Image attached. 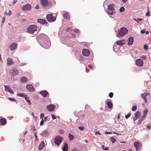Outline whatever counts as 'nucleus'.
Returning <instances> with one entry per match:
<instances>
[{
    "label": "nucleus",
    "mask_w": 151,
    "mask_h": 151,
    "mask_svg": "<svg viewBox=\"0 0 151 151\" xmlns=\"http://www.w3.org/2000/svg\"><path fill=\"white\" fill-rule=\"evenodd\" d=\"M38 37L40 40L39 41L41 42V46L45 48H48L50 43L48 36L45 34H42L38 36Z\"/></svg>",
    "instance_id": "f257e3e1"
},
{
    "label": "nucleus",
    "mask_w": 151,
    "mask_h": 151,
    "mask_svg": "<svg viewBox=\"0 0 151 151\" xmlns=\"http://www.w3.org/2000/svg\"><path fill=\"white\" fill-rule=\"evenodd\" d=\"M128 32V30L127 28L125 27H122L119 30L116 34V36L118 37L123 36L127 33Z\"/></svg>",
    "instance_id": "f03ea898"
},
{
    "label": "nucleus",
    "mask_w": 151,
    "mask_h": 151,
    "mask_svg": "<svg viewBox=\"0 0 151 151\" xmlns=\"http://www.w3.org/2000/svg\"><path fill=\"white\" fill-rule=\"evenodd\" d=\"M108 10L107 12L108 14L109 15H112L114 14L115 12L114 9V4H110L109 5H107Z\"/></svg>",
    "instance_id": "7ed1b4c3"
},
{
    "label": "nucleus",
    "mask_w": 151,
    "mask_h": 151,
    "mask_svg": "<svg viewBox=\"0 0 151 151\" xmlns=\"http://www.w3.org/2000/svg\"><path fill=\"white\" fill-rule=\"evenodd\" d=\"M37 30V27L35 25H31L27 28L25 31L27 32L32 34L36 31Z\"/></svg>",
    "instance_id": "20e7f679"
},
{
    "label": "nucleus",
    "mask_w": 151,
    "mask_h": 151,
    "mask_svg": "<svg viewBox=\"0 0 151 151\" xmlns=\"http://www.w3.org/2000/svg\"><path fill=\"white\" fill-rule=\"evenodd\" d=\"M63 140V138L60 136H58L56 137L55 139V144L57 145L58 146L60 145V144L61 143Z\"/></svg>",
    "instance_id": "39448f33"
},
{
    "label": "nucleus",
    "mask_w": 151,
    "mask_h": 151,
    "mask_svg": "<svg viewBox=\"0 0 151 151\" xmlns=\"http://www.w3.org/2000/svg\"><path fill=\"white\" fill-rule=\"evenodd\" d=\"M46 18L49 22H53L55 21L56 17L52 16V14H48Z\"/></svg>",
    "instance_id": "423d86ee"
},
{
    "label": "nucleus",
    "mask_w": 151,
    "mask_h": 151,
    "mask_svg": "<svg viewBox=\"0 0 151 151\" xmlns=\"http://www.w3.org/2000/svg\"><path fill=\"white\" fill-rule=\"evenodd\" d=\"M22 9L24 11H29L31 9V6L30 4H27L23 6Z\"/></svg>",
    "instance_id": "0eeeda50"
},
{
    "label": "nucleus",
    "mask_w": 151,
    "mask_h": 151,
    "mask_svg": "<svg viewBox=\"0 0 151 151\" xmlns=\"http://www.w3.org/2000/svg\"><path fill=\"white\" fill-rule=\"evenodd\" d=\"M40 135L44 137H48L50 135L49 132L47 130H45L42 133H40Z\"/></svg>",
    "instance_id": "6e6552de"
},
{
    "label": "nucleus",
    "mask_w": 151,
    "mask_h": 151,
    "mask_svg": "<svg viewBox=\"0 0 151 151\" xmlns=\"http://www.w3.org/2000/svg\"><path fill=\"white\" fill-rule=\"evenodd\" d=\"M135 63L137 66L139 67L142 66L143 64L142 60L140 59H137L135 62Z\"/></svg>",
    "instance_id": "1a4fd4ad"
},
{
    "label": "nucleus",
    "mask_w": 151,
    "mask_h": 151,
    "mask_svg": "<svg viewBox=\"0 0 151 151\" xmlns=\"http://www.w3.org/2000/svg\"><path fill=\"white\" fill-rule=\"evenodd\" d=\"M82 53L84 56H88L89 55L90 52L89 50L86 49H84L83 50Z\"/></svg>",
    "instance_id": "9d476101"
},
{
    "label": "nucleus",
    "mask_w": 151,
    "mask_h": 151,
    "mask_svg": "<svg viewBox=\"0 0 151 151\" xmlns=\"http://www.w3.org/2000/svg\"><path fill=\"white\" fill-rule=\"evenodd\" d=\"M10 71L11 73L14 75H18L19 73L18 70L16 68H11Z\"/></svg>",
    "instance_id": "9b49d317"
},
{
    "label": "nucleus",
    "mask_w": 151,
    "mask_h": 151,
    "mask_svg": "<svg viewBox=\"0 0 151 151\" xmlns=\"http://www.w3.org/2000/svg\"><path fill=\"white\" fill-rule=\"evenodd\" d=\"M47 109L50 111H54L55 108V106L53 104H51L50 105L47 106Z\"/></svg>",
    "instance_id": "f8f14e48"
},
{
    "label": "nucleus",
    "mask_w": 151,
    "mask_h": 151,
    "mask_svg": "<svg viewBox=\"0 0 151 151\" xmlns=\"http://www.w3.org/2000/svg\"><path fill=\"white\" fill-rule=\"evenodd\" d=\"M7 65L9 66L12 65L14 64L13 60L12 58H9L7 60Z\"/></svg>",
    "instance_id": "ddd939ff"
},
{
    "label": "nucleus",
    "mask_w": 151,
    "mask_h": 151,
    "mask_svg": "<svg viewBox=\"0 0 151 151\" xmlns=\"http://www.w3.org/2000/svg\"><path fill=\"white\" fill-rule=\"evenodd\" d=\"M5 90L7 91L8 92L10 93L11 94H13L14 93V92L12 90V89L10 88L9 86H4Z\"/></svg>",
    "instance_id": "4468645a"
},
{
    "label": "nucleus",
    "mask_w": 151,
    "mask_h": 151,
    "mask_svg": "<svg viewBox=\"0 0 151 151\" xmlns=\"http://www.w3.org/2000/svg\"><path fill=\"white\" fill-rule=\"evenodd\" d=\"M26 88L27 90L31 92L35 90L34 88L32 86L31 84L27 85Z\"/></svg>",
    "instance_id": "2eb2a0df"
},
{
    "label": "nucleus",
    "mask_w": 151,
    "mask_h": 151,
    "mask_svg": "<svg viewBox=\"0 0 151 151\" xmlns=\"http://www.w3.org/2000/svg\"><path fill=\"white\" fill-rule=\"evenodd\" d=\"M17 44L16 43H12L9 47V48L12 50H15L17 47Z\"/></svg>",
    "instance_id": "dca6fc26"
},
{
    "label": "nucleus",
    "mask_w": 151,
    "mask_h": 151,
    "mask_svg": "<svg viewBox=\"0 0 151 151\" xmlns=\"http://www.w3.org/2000/svg\"><path fill=\"white\" fill-rule=\"evenodd\" d=\"M37 22L42 24H47L48 23L47 22L46 20L40 19H38Z\"/></svg>",
    "instance_id": "f3484780"
},
{
    "label": "nucleus",
    "mask_w": 151,
    "mask_h": 151,
    "mask_svg": "<svg viewBox=\"0 0 151 151\" xmlns=\"http://www.w3.org/2000/svg\"><path fill=\"white\" fill-rule=\"evenodd\" d=\"M48 93V92L46 90L41 91L40 93V94L44 97H46Z\"/></svg>",
    "instance_id": "a211bd4d"
},
{
    "label": "nucleus",
    "mask_w": 151,
    "mask_h": 151,
    "mask_svg": "<svg viewBox=\"0 0 151 151\" xmlns=\"http://www.w3.org/2000/svg\"><path fill=\"white\" fill-rule=\"evenodd\" d=\"M116 44L119 45H122L125 44V42L124 40H122L119 41H116Z\"/></svg>",
    "instance_id": "6ab92c4d"
},
{
    "label": "nucleus",
    "mask_w": 151,
    "mask_h": 151,
    "mask_svg": "<svg viewBox=\"0 0 151 151\" xmlns=\"http://www.w3.org/2000/svg\"><path fill=\"white\" fill-rule=\"evenodd\" d=\"M41 3L42 5L43 6H46L48 4L47 0H41Z\"/></svg>",
    "instance_id": "aec40b11"
},
{
    "label": "nucleus",
    "mask_w": 151,
    "mask_h": 151,
    "mask_svg": "<svg viewBox=\"0 0 151 151\" xmlns=\"http://www.w3.org/2000/svg\"><path fill=\"white\" fill-rule=\"evenodd\" d=\"M45 146V143L44 141H42L41 142L40 144L39 147H38V149L39 150H42L44 147Z\"/></svg>",
    "instance_id": "412c9836"
},
{
    "label": "nucleus",
    "mask_w": 151,
    "mask_h": 151,
    "mask_svg": "<svg viewBox=\"0 0 151 151\" xmlns=\"http://www.w3.org/2000/svg\"><path fill=\"white\" fill-rule=\"evenodd\" d=\"M20 81L23 83H25L28 81V79L25 76H23L21 78Z\"/></svg>",
    "instance_id": "4be33fe9"
},
{
    "label": "nucleus",
    "mask_w": 151,
    "mask_h": 151,
    "mask_svg": "<svg viewBox=\"0 0 151 151\" xmlns=\"http://www.w3.org/2000/svg\"><path fill=\"white\" fill-rule=\"evenodd\" d=\"M134 40L133 38L132 37H129L128 39V44L129 45H132Z\"/></svg>",
    "instance_id": "5701e85b"
},
{
    "label": "nucleus",
    "mask_w": 151,
    "mask_h": 151,
    "mask_svg": "<svg viewBox=\"0 0 151 151\" xmlns=\"http://www.w3.org/2000/svg\"><path fill=\"white\" fill-rule=\"evenodd\" d=\"M145 118V117L144 116H141L137 122V124L140 125L142 122L144 120Z\"/></svg>",
    "instance_id": "b1692460"
},
{
    "label": "nucleus",
    "mask_w": 151,
    "mask_h": 151,
    "mask_svg": "<svg viewBox=\"0 0 151 151\" xmlns=\"http://www.w3.org/2000/svg\"><path fill=\"white\" fill-rule=\"evenodd\" d=\"M140 145V144H139L137 142H135L134 143V145L135 147L136 148V151H137V150L139 149V146Z\"/></svg>",
    "instance_id": "393cba45"
},
{
    "label": "nucleus",
    "mask_w": 151,
    "mask_h": 151,
    "mask_svg": "<svg viewBox=\"0 0 151 151\" xmlns=\"http://www.w3.org/2000/svg\"><path fill=\"white\" fill-rule=\"evenodd\" d=\"M106 105L110 109L111 108L113 107L112 104L110 101H107L106 102Z\"/></svg>",
    "instance_id": "a878e982"
},
{
    "label": "nucleus",
    "mask_w": 151,
    "mask_h": 151,
    "mask_svg": "<svg viewBox=\"0 0 151 151\" xmlns=\"http://www.w3.org/2000/svg\"><path fill=\"white\" fill-rule=\"evenodd\" d=\"M63 151H67L68 149V145L67 143H65L64 145L62 148Z\"/></svg>",
    "instance_id": "bb28decb"
},
{
    "label": "nucleus",
    "mask_w": 151,
    "mask_h": 151,
    "mask_svg": "<svg viewBox=\"0 0 151 151\" xmlns=\"http://www.w3.org/2000/svg\"><path fill=\"white\" fill-rule=\"evenodd\" d=\"M0 122L2 125H4L6 124V120L5 119H1Z\"/></svg>",
    "instance_id": "cd10ccee"
},
{
    "label": "nucleus",
    "mask_w": 151,
    "mask_h": 151,
    "mask_svg": "<svg viewBox=\"0 0 151 151\" xmlns=\"http://www.w3.org/2000/svg\"><path fill=\"white\" fill-rule=\"evenodd\" d=\"M141 115V114L139 111H137L135 114V117L138 119Z\"/></svg>",
    "instance_id": "c85d7f7f"
},
{
    "label": "nucleus",
    "mask_w": 151,
    "mask_h": 151,
    "mask_svg": "<svg viewBox=\"0 0 151 151\" xmlns=\"http://www.w3.org/2000/svg\"><path fill=\"white\" fill-rule=\"evenodd\" d=\"M63 17L64 18L68 19H69V15L68 13L66 12L63 14Z\"/></svg>",
    "instance_id": "c756f323"
},
{
    "label": "nucleus",
    "mask_w": 151,
    "mask_h": 151,
    "mask_svg": "<svg viewBox=\"0 0 151 151\" xmlns=\"http://www.w3.org/2000/svg\"><path fill=\"white\" fill-rule=\"evenodd\" d=\"M68 137L70 141L73 140L74 138V136L72 134H69Z\"/></svg>",
    "instance_id": "7c9ffc66"
},
{
    "label": "nucleus",
    "mask_w": 151,
    "mask_h": 151,
    "mask_svg": "<svg viewBox=\"0 0 151 151\" xmlns=\"http://www.w3.org/2000/svg\"><path fill=\"white\" fill-rule=\"evenodd\" d=\"M17 95L18 96H20L21 97H24L25 96V95L24 93H17Z\"/></svg>",
    "instance_id": "2f4dec72"
},
{
    "label": "nucleus",
    "mask_w": 151,
    "mask_h": 151,
    "mask_svg": "<svg viewBox=\"0 0 151 151\" xmlns=\"http://www.w3.org/2000/svg\"><path fill=\"white\" fill-rule=\"evenodd\" d=\"M110 139L112 143H114L116 141V139L113 137H110Z\"/></svg>",
    "instance_id": "473e14b6"
},
{
    "label": "nucleus",
    "mask_w": 151,
    "mask_h": 151,
    "mask_svg": "<svg viewBox=\"0 0 151 151\" xmlns=\"http://www.w3.org/2000/svg\"><path fill=\"white\" fill-rule=\"evenodd\" d=\"M109 0H106L103 3V6L104 8L105 7V6L107 5V4Z\"/></svg>",
    "instance_id": "72a5a7b5"
},
{
    "label": "nucleus",
    "mask_w": 151,
    "mask_h": 151,
    "mask_svg": "<svg viewBox=\"0 0 151 151\" xmlns=\"http://www.w3.org/2000/svg\"><path fill=\"white\" fill-rule=\"evenodd\" d=\"M147 112H148L147 109H145V111H144L143 115V116L146 117V116L147 115Z\"/></svg>",
    "instance_id": "f704fd0d"
},
{
    "label": "nucleus",
    "mask_w": 151,
    "mask_h": 151,
    "mask_svg": "<svg viewBox=\"0 0 151 151\" xmlns=\"http://www.w3.org/2000/svg\"><path fill=\"white\" fill-rule=\"evenodd\" d=\"M8 99H9V100L11 101H12L13 102H17L16 100L15 99H14V98H10V97H9L8 98Z\"/></svg>",
    "instance_id": "c9c22d12"
},
{
    "label": "nucleus",
    "mask_w": 151,
    "mask_h": 151,
    "mask_svg": "<svg viewBox=\"0 0 151 151\" xmlns=\"http://www.w3.org/2000/svg\"><path fill=\"white\" fill-rule=\"evenodd\" d=\"M137 107L136 106H134L132 107V111H134L137 110Z\"/></svg>",
    "instance_id": "e433bc0d"
},
{
    "label": "nucleus",
    "mask_w": 151,
    "mask_h": 151,
    "mask_svg": "<svg viewBox=\"0 0 151 151\" xmlns=\"http://www.w3.org/2000/svg\"><path fill=\"white\" fill-rule=\"evenodd\" d=\"M140 58L144 60H145L147 58L146 56L144 55H141L140 56Z\"/></svg>",
    "instance_id": "4c0bfd02"
},
{
    "label": "nucleus",
    "mask_w": 151,
    "mask_h": 151,
    "mask_svg": "<svg viewBox=\"0 0 151 151\" xmlns=\"http://www.w3.org/2000/svg\"><path fill=\"white\" fill-rule=\"evenodd\" d=\"M125 10V9L124 7H122L120 8L119 9V11L120 12H123Z\"/></svg>",
    "instance_id": "58836bf2"
},
{
    "label": "nucleus",
    "mask_w": 151,
    "mask_h": 151,
    "mask_svg": "<svg viewBox=\"0 0 151 151\" xmlns=\"http://www.w3.org/2000/svg\"><path fill=\"white\" fill-rule=\"evenodd\" d=\"M131 113H128L127 115H126L125 116L126 119H127L129 118L131 116Z\"/></svg>",
    "instance_id": "ea45409f"
},
{
    "label": "nucleus",
    "mask_w": 151,
    "mask_h": 151,
    "mask_svg": "<svg viewBox=\"0 0 151 151\" xmlns=\"http://www.w3.org/2000/svg\"><path fill=\"white\" fill-rule=\"evenodd\" d=\"M79 129L81 131H83V130L84 129L85 127H84L83 126V127H78Z\"/></svg>",
    "instance_id": "a19ab883"
},
{
    "label": "nucleus",
    "mask_w": 151,
    "mask_h": 151,
    "mask_svg": "<svg viewBox=\"0 0 151 151\" xmlns=\"http://www.w3.org/2000/svg\"><path fill=\"white\" fill-rule=\"evenodd\" d=\"M102 147L104 150H107L109 149V148L108 147H104L103 145L102 146Z\"/></svg>",
    "instance_id": "79ce46f5"
},
{
    "label": "nucleus",
    "mask_w": 151,
    "mask_h": 151,
    "mask_svg": "<svg viewBox=\"0 0 151 151\" xmlns=\"http://www.w3.org/2000/svg\"><path fill=\"white\" fill-rule=\"evenodd\" d=\"M141 96L142 98V99H144L146 98V97L145 93H142L141 95Z\"/></svg>",
    "instance_id": "37998d69"
},
{
    "label": "nucleus",
    "mask_w": 151,
    "mask_h": 151,
    "mask_svg": "<svg viewBox=\"0 0 151 151\" xmlns=\"http://www.w3.org/2000/svg\"><path fill=\"white\" fill-rule=\"evenodd\" d=\"M145 15L147 16H150V14L149 13V9L148 8L147 9V13Z\"/></svg>",
    "instance_id": "c03bdc74"
},
{
    "label": "nucleus",
    "mask_w": 151,
    "mask_h": 151,
    "mask_svg": "<svg viewBox=\"0 0 151 151\" xmlns=\"http://www.w3.org/2000/svg\"><path fill=\"white\" fill-rule=\"evenodd\" d=\"M74 32H75L76 33H78L79 32V31L78 29H77V28H75L74 29Z\"/></svg>",
    "instance_id": "a18cd8bd"
},
{
    "label": "nucleus",
    "mask_w": 151,
    "mask_h": 151,
    "mask_svg": "<svg viewBox=\"0 0 151 151\" xmlns=\"http://www.w3.org/2000/svg\"><path fill=\"white\" fill-rule=\"evenodd\" d=\"M144 48L145 50H147L148 49V45H145L144 46Z\"/></svg>",
    "instance_id": "49530a36"
},
{
    "label": "nucleus",
    "mask_w": 151,
    "mask_h": 151,
    "mask_svg": "<svg viewBox=\"0 0 151 151\" xmlns=\"http://www.w3.org/2000/svg\"><path fill=\"white\" fill-rule=\"evenodd\" d=\"M113 95V93L111 92L109 94V96L110 98L112 97Z\"/></svg>",
    "instance_id": "de8ad7c7"
},
{
    "label": "nucleus",
    "mask_w": 151,
    "mask_h": 151,
    "mask_svg": "<svg viewBox=\"0 0 151 151\" xmlns=\"http://www.w3.org/2000/svg\"><path fill=\"white\" fill-rule=\"evenodd\" d=\"M5 20V17H4L2 18V20L1 21L2 24L3 25V24L4 23Z\"/></svg>",
    "instance_id": "09e8293b"
},
{
    "label": "nucleus",
    "mask_w": 151,
    "mask_h": 151,
    "mask_svg": "<svg viewBox=\"0 0 151 151\" xmlns=\"http://www.w3.org/2000/svg\"><path fill=\"white\" fill-rule=\"evenodd\" d=\"M44 121L43 119H42L41 121L40 122V126H42V125L43 124H44Z\"/></svg>",
    "instance_id": "8fccbe9b"
},
{
    "label": "nucleus",
    "mask_w": 151,
    "mask_h": 151,
    "mask_svg": "<svg viewBox=\"0 0 151 151\" xmlns=\"http://www.w3.org/2000/svg\"><path fill=\"white\" fill-rule=\"evenodd\" d=\"M44 114L42 113L41 114L40 116V118L41 119H43V117H44Z\"/></svg>",
    "instance_id": "3c124183"
},
{
    "label": "nucleus",
    "mask_w": 151,
    "mask_h": 151,
    "mask_svg": "<svg viewBox=\"0 0 151 151\" xmlns=\"http://www.w3.org/2000/svg\"><path fill=\"white\" fill-rule=\"evenodd\" d=\"M51 116L53 119H55L56 118V116L53 114H51Z\"/></svg>",
    "instance_id": "603ef678"
},
{
    "label": "nucleus",
    "mask_w": 151,
    "mask_h": 151,
    "mask_svg": "<svg viewBox=\"0 0 151 151\" xmlns=\"http://www.w3.org/2000/svg\"><path fill=\"white\" fill-rule=\"evenodd\" d=\"M35 8L36 9H39V6L38 5H36L35 6Z\"/></svg>",
    "instance_id": "864d4df0"
},
{
    "label": "nucleus",
    "mask_w": 151,
    "mask_h": 151,
    "mask_svg": "<svg viewBox=\"0 0 151 151\" xmlns=\"http://www.w3.org/2000/svg\"><path fill=\"white\" fill-rule=\"evenodd\" d=\"M12 14V12L10 10L9 12V13H7V15L9 16L11 15Z\"/></svg>",
    "instance_id": "5fc2aeb1"
},
{
    "label": "nucleus",
    "mask_w": 151,
    "mask_h": 151,
    "mask_svg": "<svg viewBox=\"0 0 151 151\" xmlns=\"http://www.w3.org/2000/svg\"><path fill=\"white\" fill-rule=\"evenodd\" d=\"M72 151H79V150L76 148H73L72 149Z\"/></svg>",
    "instance_id": "6e6d98bb"
},
{
    "label": "nucleus",
    "mask_w": 151,
    "mask_h": 151,
    "mask_svg": "<svg viewBox=\"0 0 151 151\" xmlns=\"http://www.w3.org/2000/svg\"><path fill=\"white\" fill-rule=\"evenodd\" d=\"M27 102L28 103L29 105H31V102L30 100L29 99L27 100Z\"/></svg>",
    "instance_id": "4d7b16f0"
},
{
    "label": "nucleus",
    "mask_w": 151,
    "mask_h": 151,
    "mask_svg": "<svg viewBox=\"0 0 151 151\" xmlns=\"http://www.w3.org/2000/svg\"><path fill=\"white\" fill-rule=\"evenodd\" d=\"M147 128L148 129V130H150L151 129V126L150 125H148L147 127Z\"/></svg>",
    "instance_id": "13d9d810"
},
{
    "label": "nucleus",
    "mask_w": 151,
    "mask_h": 151,
    "mask_svg": "<svg viewBox=\"0 0 151 151\" xmlns=\"http://www.w3.org/2000/svg\"><path fill=\"white\" fill-rule=\"evenodd\" d=\"M24 97L26 101H27V100H28V97L27 96V95H25V96Z\"/></svg>",
    "instance_id": "bf43d9fd"
},
{
    "label": "nucleus",
    "mask_w": 151,
    "mask_h": 151,
    "mask_svg": "<svg viewBox=\"0 0 151 151\" xmlns=\"http://www.w3.org/2000/svg\"><path fill=\"white\" fill-rule=\"evenodd\" d=\"M31 130L33 131H35L36 130V129L35 128V127H32L31 129Z\"/></svg>",
    "instance_id": "052dcab7"
},
{
    "label": "nucleus",
    "mask_w": 151,
    "mask_h": 151,
    "mask_svg": "<svg viewBox=\"0 0 151 151\" xmlns=\"http://www.w3.org/2000/svg\"><path fill=\"white\" fill-rule=\"evenodd\" d=\"M111 133H112V132H107V131H106L105 132V134H110Z\"/></svg>",
    "instance_id": "680f3d73"
},
{
    "label": "nucleus",
    "mask_w": 151,
    "mask_h": 151,
    "mask_svg": "<svg viewBox=\"0 0 151 151\" xmlns=\"http://www.w3.org/2000/svg\"><path fill=\"white\" fill-rule=\"evenodd\" d=\"M88 67L90 68H93V66L91 65H88Z\"/></svg>",
    "instance_id": "e2e57ef3"
},
{
    "label": "nucleus",
    "mask_w": 151,
    "mask_h": 151,
    "mask_svg": "<svg viewBox=\"0 0 151 151\" xmlns=\"http://www.w3.org/2000/svg\"><path fill=\"white\" fill-rule=\"evenodd\" d=\"M145 32V30H142L141 31L140 33L142 34H144Z\"/></svg>",
    "instance_id": "0e129e2a"
},
{
    "label": "nucleus",
    "mask_w": 151,
    "mask_h": 151,
    "mask_svg": "<svg viewBox=\"0 0 151 151\" xmlns=\"http://www.w3.org/2000/svg\"><path fill=\"white\" fill-rule=\"evenodd\" d=\"M59 132L61 134H63L64 133V132L63 130H60Z\"/></svg>",
    "instance_id": "69168bd1"
},
{
    "label": "nucleus",
    "mask_w": 151,
    "mask_h": 151,
    "mask_svg": "<svg viewBox=\"0 0 151 151\" xmlns=\"http://www.w3.org/2000/svg\"><path fill=\"white\" fill-rule=\"evenodd\" d=\"M127 0H122V2L123 3H125Z\"/></svg>",
    "instance_id": "338daca9"
},
{
    "label": "nucleus",
    "mask_w": 151,
    "mask_h": 151,
    "mask_svg": "<svg viewBox=\"0 0 151 151\" xmlns=\"http://www.w3.org/2000/svg\"><path fill=\"white\" fill-rule=\"evenodd\" d=\"M138 119L137 118H136V117H134V118H133V120L134 121H135L137 119Z\"/></svg>",
    "instance_id": "774afa93"
}]
</instances>
